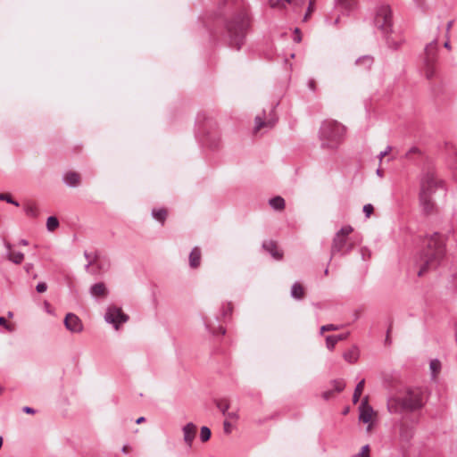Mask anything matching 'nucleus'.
Listing matches in <instances>:
<instances>
[{"instance_id":"nucleus-6","label":"nucleus","mask_w":457,"mask_h":457,"mask_svg":"<svg viewBox=\"0 0 457 457\" xmlns=\"http://www.w3.org/2000/svg\"><path fill=\"white\" fill-rule=\"evenodd\" d=\"M85 257L87 262V270L90 274H99L109 266L108 259L96 251L86 252Z\"/></svg>"},{"instance_id":"nucleus-45","label":"nucleus","mask_w":457,"mask_h":457,"mask_svg":"<svg viewBox=\"0 0 457 457\" xmlns=\"http://www.w3.org/2000/svg\"><path fill=\"white\" fill-rule=\"evenodd\" d=\"M270 5L272 8L284 6V4L281 2V0H270Z\"/></svg>"},{"instance_id":"nucleus-19","label":"nucleus","mask_w":457,"mask_h":457,"mask_svg":"<svg viewBox=\"0 0 457 457\" xmlns=\"http://www.w3.org/2000/svg\"><path fill=\"white\" fill-rule=\"evenodd\" d=\"M420 200L425 212L430 213L434 210L435 204L431 199V195L426 194L420 195Z\"/></svg>"},{"instance_id":"nucleus-1","label":"nucleus","mask_w":457,"mask_h":457,"mask_svg":"<svg viewBox=\"0 0 457 457\" xmlns=\"http://www.w3.org/2000/svg\"><path fill=\"white\" fill-rule=\"evenodd\" d=\"M445 236L438 232L426 237V249L417 263L419 277L424 276L441 263L445 255Z\"/></svg>"},{"instance_id":"nucleus-43","label":"nucleus","mask_w":457,"mask_h":457,"mask_svg":"<svg viewBox=\"0 0 457 457\" xmlns=\"http://www.w3.org/2000/svg\"><path fill=\"white\" fill-rule=\"evenodd\" d=\"M223 430L226 434L231 433V423L228 420L223 422Z\"/></svg>"},{"instance_id":"nucleus-64","label":"nucleus","mask_w":457,"mask_h":457,"mask_svg":"<svg viewBox=\"0 0 457 457\" xmlns=\"http://www.w3.org/2000/svg\"><path fill=\"white\" fill-rule=\"evenodd\" d=\"M389 330H390V329H388V330H387V335H386V342H388V341H389Z\"/></svg>"},{"instance_id":"nucleus-57","label":"nucleus","mask_w":457,"mask_h":457,"mask_svg":"<svg viewBox=\"0 0 457 457\" xmlns=\"http://www.w3.org/2000/svg\"><path fill=\"white\" fill-rule=\"evenodd\" d=\"M44 305H45L46 311L47 312H50V310H49L50 304H49V303L45 301Z\"/></svg>"},{"instance_id":"nucleus-37","label":"nucleus","mask_w":457,"mask_h":457,"mask_svg":"<svg viewBox=\"0 0 457 457\" xmlns=\"http://www.w3.org/2000/svg\"><path fill=\"white\" fill-rule=\"evenodd\" d=\"M360 253L363 261L369 260L371 257V251L366 246L361 247Z\"/></svg>"},{"instance_id":"nucleus-63","label":"nucleus","mask_w":457,"mask_h":457,"mask_svg":"<svg viewBox=\"0 0 457 457\" xmlns=\"http://www.w3.org/2000/svg\"><path fill=\"white\" fill-rule=\"evenodd\" d=\"M452 25H453V21H450V22L447 24V29H451V27H452Z\"/></svg>"},{"instance_id":"nucleus-55","label":"nucleus","mask_w":457,"mask_h":457,"mask_svg":"<svg viewBox=\"0 0 457 457\" xmlns=\"http://www.w3.org/2000/svg\"><path fill=\"white\" fill-rule=\"evenodd\" d=\"M37 291L40 294L45 293L47 287H36Z\"/></svg>"},{"instance_id":"nucleus-60","label":"nucleus","mask_w":457,"mask_h":457,"mask_svg":"<svg viewBox=\"0 0 457 457\" xmlns=\"http://www.w3.org/2000/svg\"><path fill=\"white\" fill-rule=\"evenodd\" d=\"M445 47L447 48V49H451L450 43L449 42H445Z\"/></svg>"},{"instance_id":"nucleus-29","label":"nucleus","mask_w":457,"mask_h":457,"mask_svg":"<svg viewBox=\"0 0 457 457\" xmlns=\"http://www.w3.org/2000/svg\"><path fill=\"white\" fill-rule=\"evenodd\" d=\"M25 212L28 216L36 217L37 215V208L33 204H27L25 205Z\"/></svg>"},{"instance_id":"nucleus-30","label":"nucleus","mask_w":457,"mask_h":457,"mask_svg":"<svg viewBox=\"0 0 457 457\" xmlns=\"http://www.w3.org/2000/svg\"><path fill=\"white\" fill-rule=\"evenodd\" d=\"M212 432L208 427H202L200 431V439L202 442H207L211 437Z\"/></svg>"},{"instance_id":"nucleus-18","label":"nucleus","mask_w":457,"mask_h":457,"mask_svg":"<svg viewBox=\"0 0 457 457\" xmlns=\"http://www.w3.org/2000/svg\"><path fill=\"white\" fill-rule=\"evenodd\" d=\"M64 181L71 187H78L81 182L80 174L75 171H69L64 175Z\"/></svg>"},{"instance_id":"nucleus-39","label":"nucleus","mask_w":457,"mask_h":457,"mask_svg":"<svg viewBox=\"0 0 457 457\" xmlns=\"http://www.w3.org/2000/svg\"><path fill=\"white\" fill-rule=\"evenodd\" d=\"M374 212V207L372 204H368L363 206V212L365 213L366 217L369 218Z\"/></svg>"},{"instance_id":"nucleus-25","label":"nucleus","mask_w":457,"mask_h":457,"mask_svg":"<svg viewBox=\"0 0 457 457\" xmlns=\"http://www.w3.org/2000/svg\"><path fill=\"white\" fill-rule=\"evenodd\" d=\"M364 385H365V380L364 379H361L357 385H356V387H355V390H354V393H353V403H356L361 394H362V391H363V388H364Z\"/></svg>"},{"instance_id":"nucleus-36","label":"nucleus","mask_w":457,"mask_h":457,"mask_svg":"<svg viewBox=\"0 0 457 457\" xmlns=\"http://www.w3.org/2000/svg\"><path fill=\"white\" fill-rule=\"evenodd\" d=\"M216 406L222 412V414L224 416L227 414V411L229 407L228 403L226 402H223V401H217Z\"/></svg>"},{"instance_id":"nucleus-52","label":"nucleus","mask_w":457,"mask_h":457,"mask_svg":"<svg viewBox=\"0 0 457 457\" xmlns=\"http://www.w3.org/2000/svg\"><path fill=\"white\" fill-rule=\"evenodd\" d=\"M23 411L25 413H28V414H34L35 413V410L33 408H31V407H29V406H25L23 408Z\"/></svg>"},{"instance_id":"nucleus-54","label":"nucleus","mask_w":457,"mask_h":457,"mask_svg":"<svg viewBox=\"0 0 457 457\" xmlns=\"http://www.w3.org/2000/svg\"><path fill=\"white\" fill-rule=\"evenodd\" d=\"M145 417H139L138 419L136 420V423L141 424V423L145 422Z\"/></svg>"},{"instance_id":"nucleus-42","label":"nucleus","mask_w":457,"mask_h":457,"mask_svg":"<svg viewBox=\"0 0 457 457\" xmlns=\"http://www.w3.org/2000/svg\"><path fill=\"white\" fill-rule=\"evenodd\" d=\"M335 389L337 392H341L345 388V382L342 380H336L334 381Z\"/></svg>"},{"instance_id":"nucleus-20","label":"nucleus","mask_w":457,"mask_h":457,"mask_svg":"<svg viewBox=\"0 0 457 457\" xmlns=\"http://www.w3.org/2000/svg\"><path fill=\"white\" fill-rule=\"evenodd\" d=\"M344 359L349 363H354L359 358V350L357 346H353L344 353Z\"/></svg>"},{"instance_id":"nucleus-33","label":"nucleus","mask_w":457,"mask_h":457,"mask_svg":"<svg viewBox=\"0 0 457 457\" xmlns=\"http://www.w3.org/2000/svg\"><path fill=\"white\" fill-rule=\"evenodd\" d=\"M232 312V305L230 303H227L226 304H224L222 306V311H221V317L222 319H226L227 317H228Z\"/></svg>"},{"instance_id":"nucleus-40","label":"nucleus","mask_w":457,"mask_h":457,"mask_svg":"<svg viewBox=\"0 0 457 457\" xmlns=\"http://www.w3.org/2000/svg\"><path fill=\"white\" fill-rule=\"evenodd\" d=\"M314 3H315V0H311L310 1V4H309V7H308V10H307V12L303 18V21H307L308 18L311 16V14L312 13L313 10H314Z\"/></svg>"},{"instance_id":"nucleus-4","label":"nucleus","mask_w":457,"mask_h":457,"mask_svg":"<svg viewBox=\"0 0 457 457\" xmlns=\"http://www.w3.org/2000/svg\"><path fill=\"white\" fill-rule=\"evenodd\" d=\"M353 231V228L349 226H344L334 237L331 245V255L336 256L337 254L345 255L353 247L354 243L348 236Z\"/></svg>"},{"instance_id":"nucleus-17","label":"nucleus","mask_w":457,"mask_h":457,"mask_svg":"<svg viewBox=\"0 0 457 457\" xmlns=\"http://www.w3.org/2000/svg\"><path fill=\"white\" fill-rule=\"evenodd\" d=\"M202 258V252L198 246H195L189 254V265L193 269L200 266Z\"/></svg>"},{"instance_id":"nucleus-9","label":"nucleus","mask_w":457,"mask_h":457,"mask_svg":"<svg viewBox=\"0 0 457 457\" xmlns=\"http://www.w3.org/2000/svg\"><path fill=\"white\" fill-rule=\"evenodd\" d=\"M438 183L439 181L434 174L428 173L421 181L420 195L426 194L431 195L437 187Z\"/></svg>"},{"instance_id":"nucleus-8","label":"nucleus","mask_w":457,"mask_h":457,"mask_svg":"<svg viewBox=\"0 0 457 457\" xmlns=\"http://www.w3.org/2000/svg\"><path fill=\"white\" fill-rule=\"evenodd\" d=\"M128 320L129 316L125 314L120 308L114 305L109 306L104 314V320L112 324L115 329H118L119 326L127 322Z\"/></svg>"},{"instance_id":"nucleus-10","label":"nucleus","mask_w":457,"mask_h":457,"mask_svg":"<svg viewBox=\"0 0 457 457\" xmlns=\"http://www.w3.org/2000/svg\"><path fill=\"white\" fill-rule=\"evenodd\" d=\"M65 328L72 333H79L83 330L81 320L74 313H68L64 319Z\"/></svg>"},{"instance_id":"nucleus-14","label":"nucleus","mask_w":457,"mask_h":457,"mask_svg":"<svg viewBox=\"0 0 457 457\" xmlns=\"http://www.w3.org/2000/svg\"><path fill=\"white\" fill-rule=\"evenodd\" d=\"M263 248L268 251L274 259L281 260L283 257L282 251L278 248L275 241L270 240L263 243Z\"/></svg>"},{"instance_id":"nucleus-46","label":"nucleus","mask_w":457,"mask_h":457,"mask_svg":"<svg viewBox=\"0 0 457 457\" xmlns=\"http://www.w3.org/2000/svg\"><path fill=\"white\" fill-rule=\"evenodd\" d=\"M369 453H370V446H369V445H366L361 447V450L358 454H360L361 456H370Z\"/></svg>"},{"instance_id":"nucleus-16","label":"nucleus","mask_w":457,"mask_h":457,"mask_svg":"<svg viewBox=\"0 0 457 457\" xmlns=\"http://www.w3.org/2000/svg\"><path fill=\"white\" fill-rule=\"evenodd\" d=\"M5 246L8 249V260L15 264H21L24 260V254L14 251L12 245L8 242L5 243Z\"/></svg>"},{"instance_id":"nucleus-41","label":"nucleus","mask_w":457,"mask_h":457,"mask_svg":"<svg viewBox=\"0 0 457 457\" xmlns=\"http://www.w3.org/2000/svg\"><path fill=\"white\" fill-rule=\"evenodd\" d=\"M0 325L3 326L7 331H12V327L8 324L6 319L4 317H0Z\"/></svg>"},{"instance_id":"nucleus-5","label":"nucleus","mask_w":457,"mask_h":457,"mask_svg":"<svg viewBox=\"0 0 457 457\" xmlns=\"http://www.w3.org/2000/svg\"><path fill=\"white\" fill-rule=\"evenodd\" d=\"M246 26L247 23L244 13H241L237 20L231 21L228 25L230 46L236 49H240L244 42Z\"/></svg>"},{"instance_id":"nucleus-27","label":"nucleus","mask_w":457,"mask_h":457,"mask_svg":"<svg viewBox=\"0 0 457 457\" xmlns=\"http://www.w3.org/2000/svg\"><path fill=\"white\" fill-rule=\"evenodd\" d=\"M431 377L435 378L441 370V362L437 360H432L429 364Z\"/></svg>"},{"instance_id":"nucleus-23","label":"nucleus","mask_w":457,"mask_h":457,"mask_svg":"<svg viewBox=\"0 0 457 457\" xmlns=\"http://www.w3.org/2000/svg\"><path fill=\"white\" fill-rule=\"evenodd\" d=\"M153 216L155 220L160 221L161 223H164L167 216H168V210L162 208V209H154L153 210Z\"/></svg>"},{"instance_id":"nucleus-62","label":"nucleus","mask_w":457,"mask_h":457,"mask_svg":"<svg viewBox=\"0 0 457 457\" xmlns=\"http://www.w3.org/2000/svg\"><path fill=\"white\" fill-rule=\"evenodd\" d=\"M32 268L31 264L26 265V270L29 272V270Z\"/></svg>"},{"instance_id":"nucleus-56","label":"nucleus","mask_w":457,"mask_h":457,"mask_svg":"<svg viewBox=\"0 0 457 457\" xmlns=\"http://www.w3.org/2000/svg\"><path fill=\"white\" fill-rule=\"evenodd\" d=\"M19 245L26 246L29 245V242L25 239H21V240H20Z\"/></svg>"},{"instance_id":"nucleus-35","label":"nucleus","mask_w":457,"mask_h":457,"mask_svg":"<svg viewBox=\"0 0 457 457\" xmlns=\"http://www.w3.org/2000/svg\"><path fill=\"white\" fill-rule=\"evenodd\" d=\"M0 201H6L12 204L19 206V204L12 198V195L7 193H0Z\"/></svg>"},{"instance_id":"nucleus-31","label":"nucleus","mask_w":457,"mask_h":457,"mask_svg":"<svg viewBox=\"0 0 457 457\" xmlns=\"http://www.w3.org/2000/svg\"><path fill=\"white\" fill-rule=\"evenodd\" d=\"M291 295L295 299H302L304 295V287H292Z\"/></svg>"},{"instance_id":"nucleus-38","label":"nucleus","mask_w":457,"mask_h":457,"mask_svg":"<svg viewBox=\"0 0 457 457\" xmlns=\"http://www.w3.org/2000/svg\"><path fill=\"white\" fill-rule=\"evenodd\" d=\"M373 61H372V58L369 57V56H366V57H363V58H361L357 61V63L358 64H363L365 65L367 68H370L371 64H372Z\"/></svg>"},{"instance_id":"nucleus-26","label":"nucleus","mask_w":457,"mask_h":457,"mask_svg":"<svg viewBox=\"0 0 457 457\" xmlns=\"http://www.w3.org/2000/svg\"><path fill=\"white\" fill-rule=\"evenodd\" d=\"M270 204L275 209L281 211L285 208V201L280 196H276L270 200Z\"/></svg>"},{"instance_id":"nucleus-48","label":"nucleus","mask_w":457,"mask_h":457,"mask_svg":"<svg viewBox=\"0 0 457 457\" xmlns=\"http://www.w3.org/2000/svg\"><path fill=\"white\" fill-rule=\"evenodd\" d=\"M294 40L296 42V43H300L302 41V35H301V31L299 30V29H295V37H294Z\"/></svg>"},{"instance_id":"nucleus-11","label":"nucleus","mask_w":457,"mask_h":457,"mask_svg":"<svg viewBox=\"0 0 457 457\" xmlns=\"http://www.w3.org/2000/svg\"><path fill=\"white\" fill-rule=\"evenodd\" d=\"M182 432L185 444L188 448H191L196 435V426L189 422L182 428Z\"/></svg>"},{"instance_id":"nucleus-28","label":"nucleus","mask_w":457,"mask_h":457,"mask_svg":"<svg viewBox=\"0 0 457 457\" xmlns=\"http://www.w3.org/2000/svg\"><path fill=\"white\" fill-rule=\"evenodd\" d=\"M58 226H59V221L55 217L51 216L47 219L46 227L49 231H51V232L54 231L58 228Z\"/></svg>"},{"instance_id":"nucleus-61","label":"nucleus","mask_w":457,"mask_h":457,"mask_svg":"<svg viewBox=\"0 0 457 457\" xmlns=\"http://www.w3.org/2000/svg\"><path fill=\"white\" fill-rule=\"evenodd\" d=\"M204 323H205L206 329H208L209 331H212L209 323L207 321H204Z\"/></svg>"},{"instance_id":"nucleus-50","label":"nucleus","mask_w":457,"mask_h":457,"mask_svg":"<svg viewBox=\"0 0 457 457\" xmlns=\"http://www.w3.org/2000/svg\"><path fill=\"white\" fill-rule=\"evenodd\" d=\"M349 332L335 336L337 342L345 340L348 337Z\"/></svg>"},{"instance_id":"nucleus-3","label":"nucleus","mask_w":457,"mask_h":457,"mask_svg":"<svg viewBox=\"0 0 457 457\" xmlns=\"http://www.w3.org/2000/svg\"><path fill=\"white\" fill-rule=\"evenodd\" d=\"M345 133V128L334 120H326L320 128L323 144L328 148H335Z\"/></svg>"},{"instance_id":"nucleus-59","label":"nucleus","mask_w":457,"mask_h":457,"mask_svg":"<svg viewBox=\"0 0 457 457\" xmlns=\"http://www.w3.org/2000/svg\"><path fill=\"white\" fill-rule=\"evenodd\" d=\"M219 333H220V335H224V334H225V329H224L222 327H220V328H219Z\"/></svg>"},{"instance_id":"nucleus-2","label":"nucleus","mask_w":457,"mask_h":457,"mask_svg":"<svg viewBox=\"0 0 457 457\" xmlns=\"http://www.w3.org/2000/svg\"><path fill=\"white\" fill-rule=\"evenodd\" d=\"M424 403V395L420 388H408L401 395L388 397L386 407L391 414H403L420 410Z\"/></svg>"},{"instance_id":"nucleus-12","label":"nucleus","mask_w":457,"mask_h":457,"mask_svg":"<svg viewBox=\"0 0 457 457\" xmlns=\"http://www.w3.org/2000/svg\"><path fill=\"white\" fill-rule=\"evenodd\" d=\"M399 435L402 440L408 442L414 435L413 425H409L407 422L401 420L399 423Z\"/></svg>"},{"instance_id":"nucleus-22","label":"nucleus","mask_w":457,"mask_h":457,"mask_svg":"<svg viewBox=\"0 0 457 457\" xmlns=\"http://www.w3.org/2000/svg\"><path fill=\"white\" fill-rule=\"evenodd\" d=\"M336 4L345 10H353L357 5V0H336Z\"/></svg>"},{"instance_id":"nucleus-15","label":"nucleus","mask_w":457,"mask_h":457,"mask_svg":"<svg viewBox=\"0 0 457 457\" xmlns=\"http://www.w3.org/2000/svg\"><path fill=\"white\" fill-rule=\"evenodd\" d=\"M275 124L274 119H269L268 120H264V119L261 116H256L255 118V126L253 129V133L257 134L261 131L262 129L267 128L271 129Z\"/></svg>"},{"instance_id":"nucleus-58","label":"nucleus","mask_w":457,"mask_h":457,"mask_svg":"<svg viewBox=\"0 0 457 457\" xmlns=\"http://www.w3.org/2000/svg\"><path fill=\"white\" fill-rule=\"evenodd\" d=\"M418 152H419L418 148H412V149H411V150L409 151L408 155H409V154H411L418 153Z\"/></svg>"},{"instance_id":"nucleus-47","label":"nucleus","mask_w":457,"mask_h":457,"mask_svg":"<svg viewBox=\"0 0 457 457\" xmlns=\"http://www.w3.org/2000/svg\"><path fill=\"white\" fill-rule=\"evenodd\" d=\"M132 451V447L129 444H125L121 447V453L123 454H129Z\"/></svg>"},{"instance_id":"nucleus-21","label":"nucleus","mask_w":457,"mask_h":457,"mask_svg":"<svg viewBox=\"0 0 457 457\" xmlns=\"http://www.w3.org/2000/svg\"><path fill=\"white\" fill-rule=\"evenodd\" d=\"M90 295L96 299H103L108 295L107 287H90Z\"/></svg>"},{"instance_id":"nucleus-34","label":"nucleus","mask_w":457,"mask_h":457,"mask_svg":"<svg viewBox=\"0 0 457 457\" xmlns=\"http://www.w3.org/2000/svg\"><path fill=\"white\" fill-rule=\"evenodd\" d=\"M337 341L335 337V336H328L326 337V345L328 350L332 351L335 348V345H337Z\"/></svg>"},{"instance_id":"nucleus-24","label":"nucleus","mask_w":457,"mask_h":457,"mask_svg":"<svg viewBox=\"0 0 457 457\" xmlns=\"http://www.w3.org/2000/svg\"><path fill=\"white\" fill-rule=\"evenodd\" d=\"M436 51V42H432L426 46L425 52H426V55H427L428 63L434 59Z\"/></svg>"},{"instance_id":"nucleus-51","label":"nucleus","mask_w":457,"mask_h":457,"mask_svg":"<svg viewBox=\"0 0 457 457\" xmlns=\"http://www.w3.org/2000/svg\"><path fill=\"white\" fill-rule=\"evenodd\" d=\"M434 73L435 72H434L433 68L432 67H428L427 71H426V76H427V78L430 79V78H432L434 76Z\"/></svg>"},{"instance_id":"nucleus-32","label":"nucleus","mask_w":457,"mask_h":457,"mask_svg":"<svg viewBox=\"0 0 457 457\" xmlns=\"http://www.w3.org/2000/svg\"><path fill=\"white\" fill-rule=\"evenodd\" d=\"M343 327H344L343 325L338 326V325H334V324L323 325L320 328V334L322 335L326 331H336V330L342 328Z\"/></svg>"},{"instance_id":"nucleus-49","label":"nucleus","mask_w":457,"mask_h":457,"mask_svg":"<svg viewBox=\"0 0 457 457\" xmlns=\"http://www.w3.org/2000/svg\"><path fill=\"white\" fill-rule=\"evenodd\" d=\"M227 417L226 420H237L238 419V415L237 412L235 411H231V412H227V414L225 415Z\"/></svg>"},{"instance_id":"nucleus-44","label":"nucleus","mask_w":457,"mask_h":457,"mask_svg":"<svg viewBox=\"0 0 457 457\" xmlns=\"http://www.w3.org/2000/svg\"><path fill=\"white\" fill-rule=\"evenodd\" d=\"M308 87L315 92L318 88V84H317V81L315 79H310V81L308 82Z\"/></svg>"},{"instance_id":"nucleus-53","label":"nucleus","mask_w":457,"mask_h":457,"mask_svg":"<svg viewBox=\"0 0 457 457\" xmlns=\"http://www.w3.org/2000/svg\"><path fill=\"white\" fill-rule=\"evenodd\" d=\"M389 152H390V147H387V149H386V150H385L384 152H381V153H380V154H379V160H380V162L382 161V159H383L386 155H387V154H389Z\"/></svg>"},{"instance_id":"nucleus-13","label":"nucleus","mask_w":457,"mask_h":457,"mask_svg":"<svg viewBox=\"0 0 457 457\" xmlns=\"http://www.w3.org/2000/svg\"><path fill=\"white\" fill-rule=\"evenodd\" d=\"M373 410L368 405V397H365L360 407V416L359 419L363 423H369L372 418Z\"/></svg>"},{"instance_id":"nucleus-7","label":"nucleus","mask_w":457,"mask_h":457,"mask_svg":"<svg viewBox=\"0 0 457 457\" xmlns=\"http://www.w3.org/2000/svg\"><path fill=\"white\" fill-rule=\"evenodd\" d=\"M375 24L378 29L384 32H388L393 24L392 10L389 5H380L376 12Z\"/></svg>"}]
</instances>
